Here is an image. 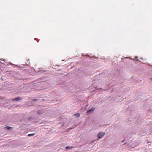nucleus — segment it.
I'll use <instances>...</instances> for the list:
<instances>
[{
	"label": "nucleus",
	"mask_w": 152,
	"mask_h": 152,
	"mask_svg": "<svg viewBox=\"0 0 152 152\" xmlns=\"http://www.w3.org/2000/svg\"><path fill=\"white\" fill-rule=\"evenodd\" d=\"M21 99H22V98L21 97H17V98H15V99H14L13 100V101H19V100H20Z\"/></svg>",
	"instance_id": "3"
},
{
	"label": "nucleus",
	"mask_w": 152,
	"mask_h": 152,
	"mask_svg": "<svg viewBox=\"0 0 152 152\" xmlns=\"http://www.w3.org/2000/svg\"><path fill=\"white\" fill-rule=\"evenodd\" d=\"M38 113V114H39V113Z\"/></svg>",
	"instance_id": "10"
},
{
	"label": "nucleus",
	"mask_w": 152,
	"mask_h": 152,
	"mask_svg": "<svg viewBox=\"0 0 152 152\" xmlns=\"http://www.w3.org/2000/svg\"><path fill=\"white\" fill-rule=\"evenodd\" d=\"M94 109L95 108H91L87 111L86 113L87 114H89L91 112L93 111Z\"/></svg>",
	"instance_id": "1"
},
{
	"label": "nucleus",
	"mask_w": 152,
	"mask_h": 152,
	"mask_svg": "<svg viewBox=\"0 0 152 152\" xmlns=\"http://www.w3.org/2000/svg\"><path fill=\"white\" fill-rule=\"evenodd\" d=\"M151 81H152V78H151Z\"/></svg>",
	"instance_id": "9"
},
{
	"label": "nucleus",
	"mask_w": 152,
	"mask_h": 152,
	"mask_svg": "<svg viewBox=\"0 0 152 152\" xmlns=\"http://www.w3.org/2000/svg\"><path fill=\"white\" fill-rule=\"evenodd\" d=\"M6 129L8 130H10L12 129V127L9 126H6L5 127Z\"/></svg>",
	"instance_id": "4"
},
{
	"label": "nucleus",
	"mask_w": 152,
	"mask_h": 152,
	"mask_svg": "<svg viewBox=\"0 0 152 152\" xmlns=\"http://www.w3.org/2000/svg\"><path fill=\"white\" fill-rule=\"evenodd\" d=\"M72 148V147H70L69 146H67L66 147V149H68Z\"/></svg>",
	"instance_id": "5"
},
{
	"label": "nucleus",
	"mask_w": 152,
	"mask_h": 152,
	"mask_svg": "<svg viewBox=\"0 0 152 152\" xmlns=\"http://www.w3.org/2000/svg\"><path fill=\"white\" fill-rule=\"evenodd\" d=\"M104 135V134L103 133H99L98 135V137L99 138H102Z\"/></svg>",
	"instance_id": "2"
},
{
	"label": "nucleus",
	"mask_w": 152,
	"mask_h": 152,
	"mask_svg": "<svg viewBox=\"0 0 152 152\" xmlns=\"http://www.w3.org/2000/svg\"><path fill=\"white\" fill-rule=\"evenodd\" d=\"M35 134V133L31 134H29L28 135V136H31L34 135Z\"/></svg>",
	"instance_id": "6"
},
{
	"label": "nucleus",
	"mask_w": 152,
	"mask_h": 152,
	"mask_svg": "<svg viewBox=\"0 0 152 152\" xmlns=\"http://www.w3.org/2000/svg\"><path fill=\"white\" fill-rule=\"evenodd\" d=\"M86 56H89V55H87Z\"/></svg>",
	"instance_id": "8"
},
{
	"label": "nucleus",
	"mask_w": 152,
	"mask_h": 152,
	"mask_svg": "<svg viewBox=\"0 0 152 152\" xmlns=\"http://www.w3.org/2000/svg\"><path fill=\"white\" fill-rule=\"evenodd\" d=\"M74 115H77V117H79L80 116V115L79 114L77 113V114H75Z\"/></svg>",
	"instance_id": "7"
}]
</instances>
